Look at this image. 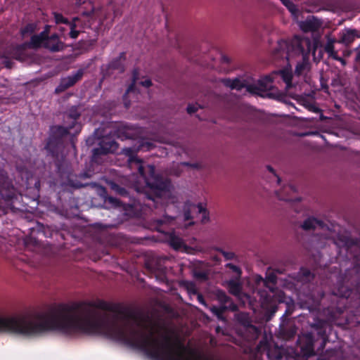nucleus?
<instances>
[{"label":"nucleus","mask_w":360,"mask_h":360,"mask_svg":"<svg viewBox=\"0 0 360 360\" xmlns=\"http://www.w3.org/2000/svg\"><path fill=\"white\" fill-rule=\"evenodd\" d=\"M191 207H192V208H194V209L198 208V211H199L200 212H202V211H205V210L203 209V207H202V205H198V206H195V205H191Z\"/></svg>","instance_id":"e433bc0d"},{"label":"nucleus","mask_w":360,"mask_h":360,"mask_svg":"<svg viewBox=\"0 0 360 360\" xmlns=\"http://www.w3.org/2000/svg\"><path fill=\"white\" fill-rule=\"evenodd\" d=\"M211 311L215 314L216 315L219 316V314L221 313V311L219 310V309H218L217 307H213L211 308Z\"/></svg>","instance_id":"c9c22d12"},{"label":"nucleus","mask_w":360,"mask_h":360,"mask_svg":"<svg viewBox=\"0 0 360 360\" xmlns=\"http://www.w3.org/2000/svg\"><path fill=\"white\" fill-rule=\"evenodd\" d=\"M105 202L109 203V204H110L113 207H118V206H120V201L117 198H112V197H108L105 200Z\"/></svg>","instance_id":"bb28decb"},{"label":"nucleus","mask_w":360,"mask_h":360,"mask_svg":"<svg viewBox=\"0 0 360 360\" xmlns=\"http://www.w3.org/2000/svg\"><path fill=\"white\" fill-rule=\"evenodd\" d=\"M300 28L304 32H316L322 25V22L314 16H309L305 20L298 22Z\"/></svg>","instance_id":"9d476101"},{"label":"nucleus","mask_w":360,"mask_h":360,"mask_svg":"<svg viewBox=\"0 0 360 360\" xmlns=\"http://www.w3.org/2000/svg\"><path fill=\"white\" fill-rule=\"evenodd\" d=\"M36 29V25L34 24H29L21 30V34L23 37L32 34Z\"/></svg>","instance_id":"6ab92c4d"},{"label":"nucleus","mask_w":360,"mask_h":360,"mask_svg":"<svg viewBox=\"0 0 360 360\" xmlns=\"http://www.w3.org/2000/svg\"><path fill=\"white\" fill-rule=\"evenodd\" d=\"M267 168L274 174V176L276 179L277 183L279 184L280 183V178L276 174V173L274 172V170L273 169V168L269 167V166L267 167Z\"/></svg>","instance_id":"72a5a7b5"},{"label":"nucleus","mask_w":360,"mask_h":360,"mask_svg":"<svg viewBox=\"0 0 360 360\" xmlns=\"http://www.w3.org/2000/svg\"><path fill=\"white\" fill-rule=\"evenodd\" d=\"M86 8L87 11L82 12L79 17L74 18L71 23H69L70 37L72 39L77 38L81 32L77 28H92L98 30L107 19L105 11L95 9L90 3L87 4Z\"/></svg>","instance_id":"7ed1b4c3"},{"label":"nucleus","mask_w":360,"mask_h":360,"mask_svg":"<svg viewBox=\"0 0 360 360\" xmlns=\"http://www.w3.org/2000/svg\"><path fill=\"white\" fill-rule=\"evenodd\" d=\"M154 147L150 141H141L137 148H126L124 153L129 156V164L131 169H137L140 179L134 181L133 186L139 193L144 192L149 199L154 200L155 197L162 198L170 202H176V195L173 187L168 180H163L159 175L155 174V167L151 165H144L143 162L134 156V153L139 150H149Z\"/></svg>","instance_id":"f257e3e1"},{"label":"nucleus","mask_w":360,"mask_h":360,"mask_svg":"<svg viewBox=\"0 0 360 360\" xmlns=\"http://www.w3.org/2000/svg\"><path fill=\"white\" fill-rule=\"evenodd\" d=\"M133 91H134V86H133V85H131L127 89V92H126L125 95L124 96V105L127 108L129 105V103H128L127 101V95H129L131 92H133Z\"/></svg>","instance_id":"c85d7f7f"},{"label":"nucleus","mask_w":360,"mask_h":360,"mask_svg":"<svg viewBox=\"0 0 360 360\" xmlns=\"http://www.w3.org/2000/svg\"><path fill=\"white\" fill-rule=\"evenodd\" d=\"M8 334L30 338V311L15 316L0 314V335Z\"/></svg>","instance_id":"20e7f679"},{"label":"nucleus","mask_w":360,"mask_h":360,"mask_svg":"<svg viewBox=\"0 0 360 360\" xmlns=\"http://www.w3.org/2000/svg\"><path fill=\"white\" fill-rule=\"evenodd\" d=\"M184 285L190 294H196L197 288L193 282L186 281Z\"/></svg>","instance_id":"5701e85b"},{"label":"nucleus","mask_w":360,"mask_h":360,"mask_svg":"<svg viewBox=\"0 0 360 360\" xmlns=\"http://www.w3.org/2000/svg\"><path fill=\"white\" fill-rule=\"evenodd\" d=\"M70 127H66L67 131H68V130L70 129Z\"/></svg>","instance_id":"a18cd8bd"},{"label":"nucleus","mask_w":360,"mask_h":360,"mask_svg":"<svg viewBox=\"0 0 360 360\" xmlns=\"http://www.w3.org/2000/svg\"><path fill=\"white\" fill-rule=\"evenodd\" d=\"M184 218L186 220L190 219L191 218L190 213L188 212H186L184 214Z\"/></svg>","instance_id":"a19ab883"},{"label":"nucleus","mask_w":360,"mask_h":360,"mask_svg":"<svg viewBox=\"0 0 360 360\" xmlns=\"http://www.w3.org/2000/svg\"><path fill=\"white\" fill-rule=\"evenodd\" d=\"M281 1L288 8L292 13H295L297 9L295 5L290 0H281Z\"/></svg>","instance_id":"4be33fe9"},{"label":"nucleus","mask_w":360,"mask_h":360,"mask_svg":"<svg viewBox=\"0 0 360 360\" xmlns=\"http://www.w3.org/2000/svg\"><path fill=\"white\" fill-rule=\"evenodd\" d=\"M229 292L236 296H238L241 292V285L238 281H229L227 283Z\"/></svg>","instance_id":"2eb2a0df"},{"label":"nucleus","mask_w":360,"mask_h":360,"mask_svg":"<svg viewBox=\"0 0 360 360\" xmlns=\"http://www.w3.org/2000/svg\"><path fill=\"white\" fill-rule=\"evenodd\" d=\"M304 44L309 45L310 41L308 39L304 40L297 37L293 39L290 42L281 41L276 49L275 54L278 57L285 58L289 60L295 56L304 54V50L302 47Z\"/></svg>","instance_id":"0eeeda50"},{"label":"nucleus","mask_w":360,"mask_h":360,"mask_svg":"<svg viewBox=\"0 0 360 360\" xmlns=\"http://www.w3.org/2000/svg\"><path fill=\"white\" fill-rule=\"evenodd\" d=\"M112 188L117 191L120 194H124L125 193V191L124 188H120L117 185L112 184Z\"/></svg>","instance_id":"473e14b6"},{"label":"nucleus","mask_w":360,"mask_h":360,"mask_svg":"<svg viewBox=\"0 0 360 360\" xmlns=\"http://www.w3.org/2000/svg\"><path fill=\"white\" fill-rule=\"evenodd\" d=\"M333 293L338 296L343 297H347L350 295L349 290L347 289V288H346L344 285L340 286L337 289V290L333 292Z\"/></svg>","instance_id":"a211bd4d"},{"label":"nucleus","mask_w":360,"mask_h":360,"mask_svg":"<svg viewBox=\"0 0 360 360\" xmlns=\"http://www.w3.org/2000/svg\"><path fill=\"white\" fill-rule=\"evenodd\" d=\"M278 77H280L285 83V90L287 94L292 98L297 96L295 92L290 91L291 87H292L291 84L292 74L291 69L288 68H285L279 70L278 72H275L272 75L261 78L253 84H248L245 81L241 80L238 78H235L233 79L225 78L221 79L220 82L224 86L229 87L231 89H236L239 91L245 88L246 91L252 94L264 96L266 91L272 88L273 80Z\"/></svg>","instance_id":"f03ea898"},{"label":"nucleus","mask_w":360,"mask_h":360,"mask_svg":"<svg viewBox=\"0 0 360 360\" xmlns=\"http://www.w3.org/2000/svg\"><path fill=\"white\" fill-rule=\"evenodd\" d=\"M138 84H139L145 87H149L151 86L152 82H151L150 79L146 78L143 80L139 82Z\"/></svg>","instance_id":"7c9ffc66"},{"label":"nucleus","mask_w":360,"mask_h":360,"mask_svg":"<svg viewBox=\"0 0 360 360\" xmlns=\"http://www.w3.org/2000/svg\"><path fill=\"white\" fill-rule=\"evenodd\" d=\"M195 277L197 278H199L200 280H206L207 279V274L205 272L202 271H196L195 272Z\"/></svg>","instance_id":"c756f323"},{"label":"nucleus","mask_w":360,"mask_h":360,"mask_svg":"<svg viewBox=\"0 0 360 360\" xmlns=\"http://www.w3.org/2000/svg\"><path fill=\"white\" fill-rule=\"evenodd\" d=\"M49 27L46 26L45 30L39 34L32 36L29 46L32 48L43 46L52 52L62 51L64 49L63 42L56 34L48 37Z\"/></svg>","instance_id":"423d86ee"},{"label":"nucleus","mask_w":360,"mask_h":360,"mask_svg":"<svg viewBox=\"0 0 360 360\" xmlns=\"http://www.w3.org/2000/svg\"><path fill=\"white\" fill-rule=\"evenodd\" d=\"M219 251L223 255L226 259H233L236 257V255L233 252H226L222 250H219Z\"/></svg>","instance_id":"a878e982"},{"label":"nucleus","mask_w":360,"mask_h":360,"mask_svg":"<svg viewBox=\"0 0 360 360\" xmlns=\"http://www.w3.org/2000/svg\"><path fill=\"white\" fill-rule=\"evenodd\" d=\"M172 219H172V218H167V219H161V220H160L159 222L160 224H163V223H165V222L169 221V220H172Z\"/></svg>","instance_id":"79ce46f5"},{"label":"nucleus","mask_w":360,"mask_h":360,"mask_svg":"<svg viewBox=\"0 0 360 360\" xmlns=\"http://www.w3.org/2000/svg\"><path fill=\"white\" fill-rule=\"evenodd\" d=\"M307 64L305 62L299 63L296 66L295 73L298 75L302 74L304 70L307 68Z\"/></svg>","instance_id":"393cba45"},{"label":"nucleus","mask_w":360,"mask_h":360,"mask_svg":"<svg viewBox=\"0 0 360 360\" xmlns=\"http://www.w3.org/2000/svg\"><path fill=\"white\" fill-rule=\"evenodd\" d=\"M268 356L270 359H280L281 358V354L280 352V349H278V353L274 356L271 352H268Z\"/></svg>","instance_id":"2f4dec72"},{"label":"nucleus","mask_w":360,"mask_h":360,"mask_svg":"<svg viewBox=\"0 0 360 360\" xmlns=\"http://www.w3.org/2000/svg\"><path fill=\"white\" fill-rule=\"evenodd\" d=\"M356 51L358 52L357 58H360V44H359V46L356 49Z\"/></svg>","instance_id":"37998d69"},{"label":"nucleus","mask_w":360,"mask_h":360,"mask_svg":"<svg viewBox=\"0 0 360 360\" xmlns=\"http://www.w3.org/2000/svg\"><path fill=\"white\" fill-rule=\"evenodd\" d=\"M333 59H334V60H338V61L340 62V63H341V64H342V65H344V66H345V65H346V63H346V60H344L343 58H342L339 57V56H338H338H336V57H335Z\"/></svg>","instance_id":"f704fd0d"},{"label":"nucleus","mask_w":360,"mask_h":360,"mask_svg":"<svg viewBox=\"0 0 360 360\" xmlns=\"http://www.w3.org/2000/svg\"><path fill=\"white\" fill-rule=\"evenodd\" d=\"M360 38V32L354 29H344L339 33L338 42L345 46L350 45L356 39Z\"/></svg>","instance_id":"6e6552de"},{"label":"nucleus","mask_w":360,"mask_h":360,"mask_svg":"<svg viewBox=\"0 0 360 360\" xmlns=\"http://www.w3.org/2000/svg\"><path fill=\"white\" fill-rule=\"evenodd\" d=\"M123 56L124 53H121L117 60L111 62L110 64L109 65L110 68L113 70H117L119 72H122L124 70Z\"/></svg>","instance_id":"f3484780"},{"label":"nucleus","mask_w":360,"mask_h":360,"mask_svg":"<svg viewBox=\"0 0 360 360\" xmlns=\"http://www.w3.org/2000/svg\"><path fill=\"white\" fill-rule=\"evenodd\" d=\"M84 75V70L82 69L78 70L75 73L64 77L61 80L60 85L58 88L60 90H64L73 86L77 81H79Z\"/></svg>","instance_id":"9b49d317"},{"label":"nucleus","mask_w":360,"mask_h":360,"mask_svg":"<svg viewBox=\"0 0 360 360\" xmlns=\"http://www.w3.org/2000/svg\"><path fill=\"white\" fill-rule=\"evenodd\" d=\"M331 243L338 247L348 245V239L340 234V227L338 224L328 225V230H319L309 240L310 246L314 249H322Z\"/></svg>","instance_id":"39448f33"},{"label":"nucleus","mask_w":360,"mask_h":360,"mask_svg":"<svg viewBox=\"0 0 360 360\" xmlns=\"http://www.w3.org/2000/svg\"><path fill=\"white\" fill-rule=\"evenodd\" d=\"M327 41L324 46L325 51L328 54V56L333 59L338 56V51L335 50V44L338 41L330 36H327Z\"/></svg>","instance_id":"ddd939ff"},{"label":"nucleus","mask_w":360,"mask_h":360,"mask_svg":"<svg viewBox=\"0 0 360 360\" xmlns=\"http://www.w3.org/2000/svg\"><path fill=\"white\" fill-rule=\"evenodd\" d=\"M169 242H170L171 245L175 250H180L181 248H186V245H185L182 238H181L179 236H174V235L171 236Z\"/></svg>","instance_id":"dca6fc26"},{"label":"nucleus","mask_w":360,"mask_h":360,"mask_svg":"<svg viewBox=\"0 0 360 360\" xmlns=\"http://www.w3.org/2000/svg\"><path fill=\"white\" fill-rule=\"evenodd\" d=\"M53 16H54L55 22L57 24L63 23V24H66V25H69V23H71V22H69L68 20L60 13H54Z\"/></svg>","instance_id":"aec40b11"},{"label":"nucleus","mask_w":360,"mask_h":360,"mask_svg":"<svg viewBox=\"0 0 360 360\" xmlns=\"http://www.w3.org/2000/svg\"><path fill=\"white\" fill-rule=\"evenodd\" d=\"M25 45L18 46L12 49L9 53H7L6 56H4L5 60L4 63L5 64L6 68H10L11 67L10 62H8L6 59L8 58H15L16 60H21L24 58V49Z\"/></svg>","instance_id":"f8f14e48"},{"label":"nucleus","mask_w":360,"mask_h":360,"mask_svg":"<svg viewBox=\"0 0 360 360\" xmlns=\"http://www.w3.org/2000/svg\"><path fill=\"white\" fill-rule=\"evenodd\" d=\"M301 227L304 231H315L316 233L319 230H328V225L318 220L314 217H309L306 219L301 225Z\"/></svg>","instance_id":"1a4fd4ad"},{"label":"nucleus","mask_w":360,"mask_h":360,"mask_svg":"<svg viewBox=\"0 0 360 360\" xmlns=\"http://www.w3.org/2000/svg\"><path fill=\"white\" fill-rule=\"evenodd\" d=\"M226 266L227 268H229V269H231L233 272H234L237 277H240V275H241V270H240V269L238 266H236V265H234L233 264H231V263L227 264L226 265Z\"/></svg>","instance_id":"b1692460"},{"label":"nucleus","mask_w":360,"mask_h":360,"mask_svg":"<svg viewBox=\"0 0 360 360\" xmlns=\"http://www.w3.org/2000/svg\"><path fill=\"white\" fill-rule=\"evenodd\" d=\"M199 107L200 106L198 104H190L187 107V112L189 114L194 113V112H195L198 110Z\"/></svg>","instance_id":"cd10ccee"},{"label":"nucleus","mask_w":360,"mask_h":360,"mask_svg":"<svg viewBox=\"0 0 360 360\" xmlns=\"http://www.w3.org/2000/svg\"><path fill=\"white\" fill-rule=\"evenodd\" d=\"M304 338H306L308 340L307 345V353L309 354L313 351V347H312L313 342H312L311 335L310 334H308L304 337H302V338L300 337L299 338V342L301 343L303 341Z\"/></svg>","instance_id":"412c9836"},{"label":"nucleus","mask_w":360,"mask_h":360,"mask_svg":"<svg viewBox=\"0 0 360 360\" xmlns=\"http://www.w3.org/2000/svg\"><path fill=\"white\" fill-rule=\"evenodd\" d=\"M276 195L278 196V198L280 199V200H290V199L288 198H285L283 196H281L278 192H276Z\"/></svg>","instance_id":"ea45409f"},{"label":"nucleus","mask_w":360,"mask_h":360,"mask_svg":"<svg viewBox=\"0 0 360 360\" xmlns=\"http://www.w3.org/2000/svg\"><path fill=\"white\" fill-rule=\"evenodd\" d=\"M198 300L199 301L200 303L205 304V302H204V300H203L202 295H198Z\"/></svg>","instance_id":"58836bf2"},{"label":"nucleus","mask_w":360,"mask_h":360,"mask_svg":"<svg viewBox=\"0 0 360 360\" xmlns=\"http://www.w3.org/2000/svg\"><path fill=\"white\" fill-rule=\"evenodd\" d=\"M59 30H60V32H63V31H64V29L61 27V28H59Z\"/></svg>","instance_id":"c03bdc74"},{"label":"nucleus","mask_w":360,"mask_h":360,"mask_svg":"<svg viewBox=\"0 0 360 360\" xmlns=\"http://www.w3.org/2000/svg\"><path fill=\"white\" fill-rule=\"evenodd\" d=\"M255 281L257 287L264 286L269 288L271 292H273L274 288L270 284H274L276 283V277L274 276H269L266 278H263L262 276H257Z\"/></svg>","instance_id":"4468645a"},{"label":"nucleus","mask_w":360,"mask_h":360,"mask_svg":"<svg viewBox=\"0 0 360 360\" xmlns=\"http://www.w3.org/2000/svg\"><path fill=\"white\" fill-rule=\"evenodd\" d=\"M79 114L75 112L70 115V117L72 118L73 122H75L76 120L79 117Z\"/></svg>","instance_id":"4c0bfd02"}]
</instances>
